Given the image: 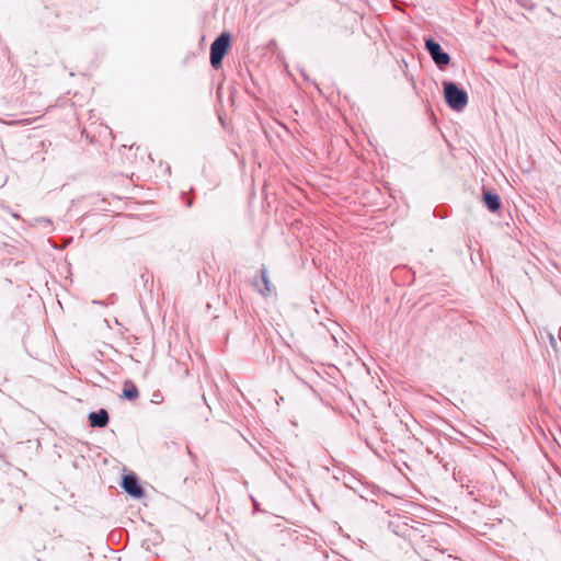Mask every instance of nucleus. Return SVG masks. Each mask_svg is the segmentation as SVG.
<instances>
[{
	"label": "nucleus",
	"instance_id": "1",
	"mask_svg": "<svg viewBox=\"0 0 561 561\" xmlns=\"http://www.w3.org/2000/svg\"><path fill=\"white\" fill-rule=\"evenodd\" d=\"M231 36L229 33H221L210 45V64L219 68L225 55L230 48Z\"/></svg>",
	"mask_w": 561,
	"mask_h": 561
},
{
	"label": "nucleus",
	"instance_id": "8",
	"mask_svg": "<svg viewBox=\"0 0 561 561\" xmlns=\"http://www.w3.org/2000/svg\"><path fill=\"white\" fill-rule=\"evenodd\" d=\"M261 278H262V282H263V285H264V288L263 289H260L261 294L262 295H268L273 291V286L268 279V275H267V272L265 270H262L261 271Z\"/></svg>",
	"mask_w": 561,
	"mask_h": 561
},
{
	"label": "nucleus",
	"instance_id": "3",
	"mask_svg": "<svg viewBox=\"0 0 561 561\" xmlns=\"http://www.w3.org/2000/svg\"><path fill=\"white\" fill-rule=\"evenodd\" d=\"M425 46H426V49L428 50V53L431 54L433 60L439 68H443L450 62L449 55L446 53H443L439 44H437L433 39H431V38L426 39Z\"/></svg>",
	"mask_w": 561,
	"mask_h": 561
},
{
	"label": "nucleus",
	"instance_id": "2",
	"mask_svg": "<svg viewBox=\"0 0 561 561\" xmlns=\"http://www.w3.org/2000/svg\"><path fill=\"white\" fill-rule=\"evenodd\" d=\"M444 94L447 104L456 111L462 110L468 103V95L466 91L460 90L453 82L444 83Z\"/></svg>",
	"mask_w": 561,
	"mask_h": 561
},
{
	"label": "nucleus",
	"instance_id": "5",
	"mask_svg": "<svg viewBox=\"0 0 561 561\" xmlns=\"http://www.w3.org/2000/svg\"><path fill=\"white\" fill-rule=\"evenodd\" d=\"M89 422L92 427H104L108 423V413L106 410L101 409L98 412L89 414Z\"/></svg>",
	"mask_w": 561,
	"mask_h": 561
},
{
	"label": "nucleus",
	"instance_id": "4",
	"mask_svg": "<svg viewBox=\"0 0 561 561\" xmlns=\"http://www.w3.org/2000/svg\"><path fill=\"white\" fill-rule=\"evenodd\" d=\"M122 485L128 494H130L135 497H141L144 495V490L138 484L137 478L133 474L125 476L123 478Z\"/></svg>",
	"mask_w": 561,
	"mask_h": 561
},
{
	"label": "nucleus",
	"instance_id": "6",
	"mask_svg": "<svg viewBox=\"0 0 561 561\" xmlns=\"http://www.w3.org/2000/svg\"><path fill=\"white\" fill-rule=\"evenodd\" d=\"M121 398L128 401H135L139 398V390L131 380H125L123 383Z\"/></svg>",
	"mask_w": 561,
	"mask_h": 561
},
{
	"label": "nucleus",
	"instance_id": "7",
	"mask_svg": "<svg viewBox=\"0 0 561 561\" xmlns=\"http://www.w3.org/2000/svg\"><path fill=\"white\" fill-rule=\"evenodd\" d=\"M483 202L491 211H496L501 207L500 196L490 191L483 192Z\"/></svg>",
	"mask_w": 561,
	"mask_h": 561
}]
</instances>
